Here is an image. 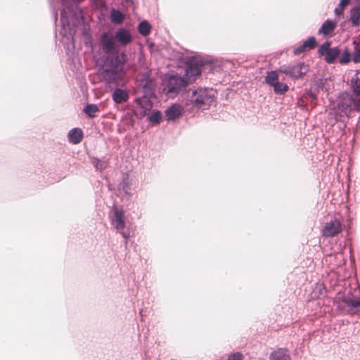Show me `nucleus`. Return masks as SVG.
I'll use <instances>...</instances> for the list:
<instances>
[{"mask_svg":"<svg viewBox=\"0 0 360 360\" xmlns=\"http://www.w3.org/2000/svg\"><path fill=\"white\" fill-rule=\"evenodd\" d=\"M132 39L130 31L124 27L118 28L114 33L106 32L101 35L100 45L106 57L99 74L109 86H122L125 83L124 65L127 55L125 51H120L118 47L127 46Z\"/></svg>","mask_w":360,"mask_h":360,"instance_id":"nucleus-1","label":"nucleus"},{"mask_svg":"<svg viewBox=\"0 0 360 360\" xmlns=\"http://www.w3.org/2000/svg\"><path fill=\"white\" fill-rule=\"evenodd\" d=\"M215 101V91L212 89L199 88L187 96L185 106L190 111L207 109Z\"/></svg>","mask_w":360,"mask_h":360,"instance_id":"nucleus-2","label":"nucleus"},{"mask_svg":"<svg viewBox=\"0 0 360 360\" xmlns=\"http://www.w3.org/2000/svg\"><path fill=\"white\" fill-rule=\"evenodd\" d=\"M163 84L166 94L173 97L186 87L187 82L184 77L171 74L165 77Z\"/></svg>","mask_w":360,"mask_h":360,"instance_id":"nucleus-3","label":"nucleus"},{"mask_svg":"<svg viewBox=\"0 0 360 360\" xmlns=\"http://www.w3.org/2000/svg\"><path fill=\"white\" fill-rule=\"evenodd\" d=\"M109 217L112 226L127 240L130 237V235L128 231L124 230L125 228V215L124 210L121 207L113 206L110 212Z\"/></svg>","mask_w":360,"mask_h":360,"instance_id":"nucleus-4","label":"nucleus"},{"mask_svg":"<svg viewBox=\"0 0 360 360\" xmlns=\"http://www.w3.org/2000/svg\"><path fill=\"white\" fill-rule=\"evenodd\" d=\"M309 70V67L304 62H297L288 65H282L279 68L281 73L285 75L292 79L303 77Z\"/></svg>","mask_w":360,"mask_h":360,"instance_id":"nucleus-5","label":"nucleus"},{"mask_svg":"<svg viewBox=\"0 0 360 360\" xmlns=\"http://www.w3.org/2000/svg\"><path fill=\"white\" fill-rule=\"evenodd\" d=\"M318 53L324 57L327 63L333 64L338 60L341 49L338 46L330 47V42L326 41L319 46Z\"/></svg>","mask_w":360,"mask_h":360,"instance_id":"nucleus-6","label":"nucleus"},{"mask_svg":"<svg viewBox=\"0 0 360 360\" xmlns=\"http://www.w3.org/2000/svg\"><path fill=\"white\" fill-rule=\"evenodd\" d=\"M343 229L342 221L337 218H334L326 222L323 226L321 233L325 238H332L338 235Z\"/></svg>","mask_w":360,"mask_h":360,"instance_id":"nucleus-7","label":"nucleus"},{"mask_svg":"<svg viewBox=\"0 0 360 360\" xmlns=\"http://www.w3.org/2000/svg\"><path fill=\"white\" fill-rule=\"evenodd\" d=\"M135 106L136 114L140 117H145L151 110L153 103L146 96L136 98Z\"/></svg>","mask_w":360,"mask_h":360,"instance_id":"nucleus-8","label":"nucleus"},{"mask_svg":"<svg viewBox=\"0 0 360 360\" xmlns=\"http://www.w3.org/2000/svg\"><path fill=\"white\" fill-rule=\"evenodd\" d=\"M342 302L347 307L349 314L360 315V297L355 298L349 295L345 296Z\"/></svg>","mask_w":360,"mask_h":360,"instance_id":"nucleus-9","label":"nucleus"},{"mask_svg":"<svg viewBox=\"0 0 360 360\" xmlns=\"http://www.w3.org/2000/svg\"><path fill=\"white\" fill-rule=\"evenodd\" d=\"M155 85L154 80L150 78L147 72L142 75L141 79L139 82V86L143 89L145 95L152 94Z\"/></svg>","mask_w":360,"mask_h":360,"instance_id":"nucleus-10","label":"nucleus"},{"mask_svg":"<svg viewBox=\"0 0 360 360\" xmlns=\"http://www.w3.org/2000/svg\"><path fill=\"white\" fill-rule=\"evenodd\" d=\"M184 112L183 107L178 103H174L165 110V116L167 121H174L180 117Z\"/></svg>","mask_w":360,"mask_h":360,"instance_id":"nucleus-11","label":"nucleus"},{"mask_svg":"<svg viewBox=\"0 0 360 360\" xmlns=\"http://www.w3.org/2000/svg\"><path fill=\"white\" fill-rule=\"evenodd\" d=\"M201 73V68L199 65L195 64H190L188 65L185 70V79L187 84L194 82L197 77Z\"/></svg>","mask_w":360,"mask_h":360,"instance_id":"nucleus-12","label":"nucleus"},{"mask_svg":"<svg viewBox=\"0 0 360 360\" xmlns=\"http://www.w3.org/2000/svg\"><path fill=\"white\" fill-rule=\"evenodd\" d=\"M269 360H291V356L288 349L277 348L270 353Z\"/></svg>","mask_w":360,"mask_h":360,"instance_id":"nucleus-13","label":"nucleus"},{"mask_svg":"<svg viewBox=\"0 0 360 360\" xmlns=\"http://www.w3.org/2000/svg\"><path fill=\"white\" fill-rule=\"evenodd\" d=\"M112 98L115 103H122L129 99V94L127 91L116 88L112 94Z\"/></svg>","mask_w":360,"mask_h":360,"instance_id":"nucleus-14","label":"nucleus"},{"mask_svg":"<svg viewBox=\"0 0 360 360\" xmlns=\"http://www.w3.org/2000/svg\"><path fill=\"white\" fill-rule=\"evenodd\" d=\"M336 27V24L331 20H326L319 30L318 33L323 35L331 34Z\"/></svg>","mask_w":360,"mask_h":360,"instance_id":"nucleus-15","label":"nucleus"},{"mask_svg":"<svg viewBox=\"0 0 360 360\" xmlns=\"http://www.w3.org/2000/svg\"><path fill=\"white\" fill-rule=\"evenodd\" d=\"M83 138V132L79 128L72 129L68 133V140L73 144H78Z\"/></svg>","mask_w":360,"mask_h":360,"instance_id":"nucleus-16","label":"nucleus"},{"mask_svg":"<svg viewBox=\"0 0 360 360\" xmlns=\"http://www.w3.org/2000/svg\"><path fill=\"white\" fill-rule=\"evenodd\" d=\"M338 61L343 65H347L349 62L352 61V53L348 48L345 47L343 50H341Z\"/></svg>","mask_w":360,"mask_h":360,"instance_id":"nucleus-17","label":"nucleus"},{"mask_svg":"<svg viewBox=\"0 0 360 360\" xmlns=\"http://www.w3.org/2000/svg\"><path fill=\"white\" fill-rule=\"evenodd\" d=\"M110 21L116 25H121L124 20V15L119 10L112 8L110 11Z\"/></svg>","mask_w":360,"mask_h":360,"instance_id":"nucleus-18","label":"nucleus"},{"mask_svg":"<svg viewBox=\"0 0 360 360\" xmlns=\"http://www.w3.org/2000/svg\"><path fill=\"white\" fill-rule=\"evenodd\" d=\"M352 87L353 89V93L355 94L354 98H359L360 96V72L355 74L352 77Z\"/></svg>","mask_w":360,"mask_h":360,"instance_id":"nucleus-19","label":"nucleus"},{"mask_svg":"<svg viewBox=\"0 0 360 360\" xmlns=\"http://www.w3.org/2000/svg\"><path fill=\"white\" fill-rule=\"evenodd\" d=\"M278 73H281L279 69L278 70L268 72L265 77L266 83L273 86L274 84L278 81Z\"/></svg>","mask_w":360,"mask_h":360,"instance_id":"nucleus-20","label":"nucleus"},{"mask_svg":"<svg viewBox=\"0 0 360 360\" xmlns=\"http://www.w3.org/2000/svg\"><path fill=\"white\" fill-rule=\"evenodd\" d=\"M350 20L353 25L357 26L359 25L360 6H355L351 10Z\"/></svg>","mask_w":360,"mask_h":360,"instance_id":"nucleus-21","label":"nucleus"},{"mask_svg":"<svg viewBox=\"0 0 360 360\" xmlns=\"http://www.w3.org/2000/svg\"><path fill=\"white\" fill-rule=\"evenodd\" d=\"M151 27L150 24L146 21L143 20L139 24L138 30L142 36H147L150 32Z\"/></svg>","mask_w":360,"mask_h":360,"instance_id":"nucleus-22","label":"nucleus"},{"mask_svg":"<svg viewBox=\"0 0 360 360\" xmlns=\"http://www.w3.org/2000/svg\"><path fill=\"white\" fill-rule=\"evenodd\" d=\"M99 110L98 107L96 104L86 105L83 111L86 115L91 118L96 117V113Z\"/></svg>","mask_w":360,"mask_h":360,"instance_id":"nucleus-23","label":"nucleus"},{"mask_svg":"<svg viewBox=\"0 0 360 360\" xmlns=\"http://www.w3.org/2000/svg\"><path fill=\"white\" fill-rule=\"evenodd\" d=\"M272 87L274 88V92L277 94H283L289 89V87L286 84L279 81L275 83Z\"/></svg>","mask_w":360,"mask_h":360,"instance_id":"nucleus-24","label":"nucleus"},{"mask_svg":"<svg viewBox=\"0 0 360 360\" xmlns=\"http://www.w3.org/2000/svg\"><path fill=\"white\" fill-rule=\"evenodd\" d=\"M91 164L94 166L96 170L101 172L107 167L108 162L94 158L91 159Z\"/></svg>","mask_w":360,"mask_h":360,"instance_id":"nucleus-25","label":"nucleus"},{"mask_svg":"<svg viewBox=\"0 0 360 360\" xmlns=\"http://www.w3.org/2000/svg\"><path fill=\"white\" fill-rule=\"evenodd\" d=\"M162 113L159 110L153 111L148 117V120L153 124H158L162 120Z\"/></svg>","mask_w":360,"mask_h":360,"instance_id":"nucleus-26","label":"nucleus"},{"mask_svg":"<svg viewBox=\"0 0 360 360\" xmlns=\"http://www.w3.org/2000/svg\"><path fill=\"white\" fill-rule=\"evenodd\" d=\"M303 45L307 50H311L316 46V40L314 37H311L303 42Z\"/></svg>","mask_w":360,"mask_h":360,"instance_id":"nucleus-27","label":"nucleus"},{"mask_svg":"<svg viewBox=\"0 0 360 360\" xmlns=\"http://www.w3.org/2000/svg\"><path fill=\"white\" fill-rule=\"evenodd\" d=\"M243 357L241 352H236L229 355L226 360H243Z\"/></svg>","mask_w":360,"mask_h":360,"instance_id":"nucleus-28","label":"nucleus"},{"mask_svg":"<svg viewBox=\"0 0 360 360\" xmlns=\"http://www.w3.org/2000/svg\"><path fill=\"white\" fill-rule=\"evenodd\" d=\"M352 61L355 63H360V50H356L354 53L352 54Z\"/></svg>","mask_w":360,"mask_h":360,"instance_id":"nucleus-29","label":"nucleus"},{"mask_svg":"<svg viewBox=\"0 0 360 360\" xmlns=\"http://www.w3.org/2000/svg\"><path fill=\"white\" fill-rule=\"evenodd\" d=\"M307 49L304 46L303 44L300 46L299 47L296 48L294 49L293 52H294V54L295 55H300V53H303L304 51H305Z\"/></svg>","mask_w":360,"mask_h":360,"instance_id":"nucleus-30","label":"nucleus"},{"mask_svg":"<svg viewBox=\"0 0 360 360\" xmlns=\"http://www.w3.org/2000/svg\"><path fill=\"white\" fill-rule=\"evenodd\" d=\"M349 0H340L339 6L343 9L349 4Z\"/></svg>","mask_w":360,"mask_h":360,"instance_id":"nucleus-31","label":"nucleus"},{"mask_svg":"<svg viewBox=\"0 0 360 360\" xmlns=\"http://www.w3.org/2000/svg\"><path fill=\"white\" fill-rule=\"evenodd\" d=\"M343 10H344V9H343L342 8H341V7H340V6H338V7H337V8H335L334 12H335V15H341V14H342V11H343Z\"/></svg>","mask_w":360,"mask_h":360,"instance_id":"nucleus-32","label":"nucleus"},{"mask_svg":"<svg viewBox=\"0 0 360 360\" xmlns=\"http://www.w3.org/2000/svg\"><path fill=\"white\" fill-rule=\"evenodd\" d=\"M332 257V255H328V256L326 257V259H327L328 257Z\"/></svg>","mask_w":360,"mask_h":360,"instance_id":"nucleus-33","label":"nucleus"},{"mask_svg":"<svg viewBox=\"0 0 360 360\" xmlns=\"http://www.w3.org/2000/svg\"><path fill=\"white\" fill-rule=\"evenodd\" d=\"M356 1L359 2V4H360V0H356Z\"/></svg>","mask_w":360,"mask_h":360,"instance_id":"nucleus-34","label":"nucleus"}]
</instances>
